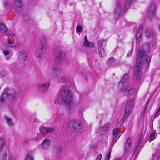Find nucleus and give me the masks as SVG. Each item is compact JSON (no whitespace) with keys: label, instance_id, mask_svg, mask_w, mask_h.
I'll return each instance as SVG.
<instances>
[{"label":"nucleus","instance_id":"obj_4","mask_svg":"<svg viewBox=\"0 0 160 160\" xmlns=\"http://www.w3.org/2000/svg\"><path fill=\"white\" fill-rule=\"evenodd\" d=\"M128 82V76L127 74L124 75L122 79L119 82V86H124L123 88L122 92L124 96H128L131 94V92H134V89H130V88L127 85Z\"/></svg>","mask_w":160,"mask_h":160},{"label":"nucleus","instance_id":"obj_23","mask_svg":"<svg viewBox=\"0 0 160 160\" xmlns=\"http://www.w3.org/2000/svg\"><path fill=\"white\" fill-rule=\"evenodd\" d=\"M145 36L148 38H151L154 37V34L152 31L147 30L145 32Z\"/></svg>","mask_w":160,"mask_h":160},{"label":"nucleus","instance_id":"obj_2","mask_svg":"<svg viewBox=\"0 0 160 160\" xmlns=\"http://www.w3.org/2000/svg\"><path fill=\"white\" fill-rule=\"evenodd\" d=\"M130 0H118L116 2L113 10L114 17L118 19L120 16L124 13L125 11L129 7Z\"/></svg>","mask_w":160,"mask_h":160},{"label":"nucleus","instance_id":"obj_36","mask_svg":"<svg viewBox=\"0 0 160 160\" xmlns=\"http://www.w3.org/2000/svg\"><path fill=\"white\" fill-rule=\"evenodd\" d=\"M160 111V106L159 108L158 109L157 112H156V115L155 116V117L158 116L159 115L160 113H159V112Z\"/></svg>","mask_w":160,"mask_h":160},{"label":"nucleus","instance_id":"obj_13","mask_svg":"<svg viewBox=\"0 0 160 160\" xmlns=\"http://www.w3.org/2000/svg\"><path fill=\"white\" fill-rule=\"evenodd\" d=\"M110 124L108 123H106L104 125L101 126L99 129L100 133L102 135L105 134Z\"/></svg>","mask_w":160,"mask_h":160},{"label":"nucleus","instance_id":"obj_46","mask_svg":"<svg viewBox=\"0 0 160 160\" xmlns=\"http://www.w3.org/2000/svg\"><path fill=\"white\" fill-rule=\"evenodd\" d=\"M130 0V2H131V1H132V0Z\"/></svg>","mask_w":160,"mask_h":160},{"label":"nucleus","instance_id":"obj_31","mask_svg":"<svg viewBox=\"0 0 160 160\" xmlns=\"http://www.w3.org/2000/svg\"><path fill=\"white\" fill-rule=\"evenodd\" d=\"M76 31L77 32H80L82 30V27L80 26H78L76 28Z\"/></svg>","mask_w":160,"mask_h":160},{"label":"nucleus","instance_id":"obj_11","mask_svg":"<svg viewBox=\"0 0 160 160\" xmlns=\"http://www.w3.org/2000/svg\"><path fill=\"white\" fill-rule=\"evenodd\" d=\"M19 61L22 66L26 65L28 63L26 54L25 52H21L20 53Z\"/></svg>","mask_w":160,"mask_h":160},{"label":"nucleus","instance_id":"obj_3","mask_svg":"<svg viewBox=\"0 0 160 160\" xmlns=\"http://www.w3.org/2000/svg\"><path fill=\"white\" fill-rule=\"evenodd\" d=\"M61 98L57 97L54 101L55 104H58L61 100L65 104L70 103L72 100V94L70 91L69 88L67 87H62L60 91Z\"/></svg>","mask_w":160,"mask_h":160},{"label":"nucleus","instance_id":"obj_45","mask_svg":"<svg viewBox=\"0 0 160 160\" xmlns=\"http://www.w3.org/2000/svg\"><path fill=\"white\" fill-rule=\"evenodd\" d=\"M159 29L160 30V26H159Z\"/></svg>","mask_w":160,"mask_h":160},{"label":"nucleus","instance_id":"obj_6","mask_svg":"<svg viewBox=\"0 0 160 160\" xmlns=\"http://www.w3.org/2000/svg\"><path fill=\"white\" fill-rule=\"evenodd\" d=\"M134 101L133 100H128L124 108V116L125 118L128 117L133 110L134 105Z\"/></svg>","mask_w":160,"mask_h":160},{"label":"nucleus","instance_id":"obj_33","mask_svg":"<svg viewBox=\"0 0 160 160\" xmlns=\"http://www.w3.org/2000/svg\"><path fill=\"white\" fill-rule=\"evenodd\" d=\"M6 154L5 153H4L3 154L1 160H6Z\"/></svg>","mask_w":160,"mask_h":160},{"label":"nucleus","instance_id":"obj_27","mask_svg":"<svg viewBox=\"0 0 160 160\" xmlns=\"http://www.w3.org/2000/svg\"><path fill=\"white\" fill-rule=\"evenodd\" d=\"M26 160H34V158L32 155L28 154L27 156Z\"/></svg>","mask_w":160,"mask_h":160},{"label":"nucleus","instance_id":"obj_16","mask_svg":"<svg viewBox=\"0 0 160 160\" xmlns=\"http://www.w3.org/2000/svg\"><path fill=\"white\" fill-rule=\"evenodd\" d=\"M156 5L154 3H152L149 6L148 14L149 16H152L156 12Z\"/></svg>","mask_w":160,"mask_h":160},{"label":"nucleus","instance_id":"obj_44","mask_svg":"<svg viewBox=\"0 0 160 160\" xmlns=\"http://www.w3.org/2000/svg\"><path fill=\"white\" fill-rule=\"evenodd\" d=\"M114 160H119V159H115Z\"/></svg>","mask_w":160,"mask_h":160},{"label":"nucleus","instance_id":"obj_12","mask_svg":"<svg viewBox=\"0 0 160 160\" xmlns=\"http://www.w3.org/2000/svg\"><path fill=\"white\" fill-rule=\"evenodd\" d=\"M49 86V82H46L39 83L38 85V88L40 91H45L47 90Z\"/></svg>","mask_w":160,"mask_h":160},{"label":"nucleus","instance_id":"obj_7","mask_svg":"<svg viewBox=\"0 0 160 160\" xmlns=\"http://www.w3.org/2000/svg\"><path fill=\"white\" fill-rule=\"evenodd\" d=\"M106 42L104 40H100L98 43V48L99 52V55L101 57L106 56V53L104 50Z\"/></svg>","mask_w":160,"mask_h":160},{"label":"nucleus","instance_id":"obj_29","mask_svg":"<svg viewBox=\"0 0 160 160\" xmlns=\"http://www.w3.org/2000/svg\"><path fill=\"white\" fill-rule=\"evenodd\" d=\"M62 147L61 146H59L57 149V154H60L62 151Z\"/></svg>","mask_w":160,"mask_h":160},{"label":"nucleus","instance_id":"obj_18","mask_svg":"<svg viewBox=\"0 0 160 160\" xmlns=\"http://www.w3.org/2000/svg\"><path fill=\"white\" fill-rule=\"evenodd\" d=\"M142 30V26H140L138 30L136 36V41L137 42H139L141 40V32Z\"/></svg>","mask_w":160,"mask_h":160},{"label":"nucleus","instance_id":"obj_42","mask_svg":"<svg viewBox=\"0 0 160 160\" xmlns=\"http://www.w3.org/2000/svg\"><path fill=\"white\" fill-rule=\"evenodd\" d=\"M61 55H60L59 56H58V58H61L62 56V53H61Z\"/></svg>","mask_w":160,"mask_h":160},{"label":"nucleus","instance_id":"obj_14","mask_svg":"<svg viewBox=\"0 0 160 160\" xmlns=\"http://www.w3.org/2000/svg\"><path fill=\"white\" fill-rule=\"evenodd\" d=\"M51 143V141L48 139H46L43 140L41 144L42 148L47 149L50 147Z\"/></svg>","mask_w":160,"mask_h":160},{"label":"nucleus","instance_id":"obj_9","mask_svg":"<svg viewBox=\"0 0 160 160\" xmlns=\"http://www.w3.org/2000/svg\"><path fill=\"white\" fill-rule=\"evenodd\" d=\"M46 50V44L41 45L37 49L35 54L36 57L38 58H40L42 56V55Z\"/></svg>","mask_w":160,"mask_h":160},{"label":"nucleus","instance_id":"obj_20","mask_svg":"<svg viewBox=\"0 0 160 160\" xmlns=\"http://www.w3.org/2000/svg\"><path fill=\"white\" fill-rule=\"evenodd\" d=\"M132 142V141L130 139H128L125 142V153L126 154L128 153L129 149Z\"/></svg>","mask_w":160,"mask_h":160},{"label":"nucleus","instance_id":"obj_8","mask_svg":"<svg viewBox=\"0 0 160 160\" xmlns=\"http://www.w3.org/2000/svg\"><path fill=\"white\" fill-rule=\"evenodd\" d=\"M15 93L14 92H8V93H4L1 96L0 102H3L8 98L10 100H12L15 97Z\"/></svg>","mask_w":160,"mask_h":160},{"label":"nucleus","instance_id":"obj_25","mask_svg":"<svg viewBox=\"0 0 160 160\" xmlns=\"http://www.w3.org/2000/svg\"><path fill=\"white\" fill-rule=\"evenodd\" d=\"M6 28L5 25L2 23L0 24V31L1 33H5Z\"/></svg>","mask_w":160,"mask_h":160},{"label":"nucleus","instance_id":"obj_21","mask_svg":"<svg viewBox=\"0 0 160 160\" xmlns=\"http://www.w3.org/2000/svg\"><path fill=\"white\" fill-rule=\"evenodd\" d=\"M116 60L112 57H111L107 62L109 66H113L116 64Z\"/></svg>","mask_w":160,"mask_h":160},{"label":"nucleus","instance_id":"obj_28","mask_svg":"<svg viewBox=\"0 0 160 160\" xmlns=\"http://www.w3.org/2000/svg\"><path fill=\"white\" fill-rule=\"evenodd\" d=\"M111 152L110 151L106 155L105 158L107 160H109L111 156Z\"/></svg>","mask_w":160,"mask_h":160},{"label":"nucleus","instance_id":"obj_41","mask_svg":"<svg viewBox=\"0 0 160 160\" xmlns=\"http://www.w3.org/2000/svg\"><path fill=\"white\" fill-rule=\"evenodd\" d=\"M5 40V41H4V42L5 43H9V42H8L9 41V40H8V39H7V40Z\"/></svg>","mask_w":160,"mask_h":160},{"label":"nucleus","instance_id":"obj_37","mask_svg":"<svg viewBox=\"0 0 160 160\" xmlns=\"http://www.w3.org/2000/svg\"><path fill=\"white\" fill-rule=\"evenodd\" d=\"M160 111V106L159 108L158 109L157 112H156V115L155 116V117L158 116L159 115L160 113H159V112Z\"/></svg>","mask_w":160,"mask_h":160},{"label":"nucleus","instance_id":"obj_10","mask_svg":"<svg viewBox=\"0 0 160 160\" xmlns=\"http://www.w3.org/2000/svg\"><path fill=\"white\" fill-rule=\"evenodd\" d=\"M122 133L120 131L119 129L116 128L114 129L112 132L113 136V143L115 144L119 138Z\"/></svg>","mask_w":160,"mask_h":160},{"label":"nucleus","instance_id":"obj_30","mask_svg":"<svg viewBox=\"0 0 160 160\" xmlns=\"http://www.w3.org/2000/svg\"><path fill=\"white\" fill-rule=\"evenodd\" d=\"M58 81L61 82H65L66 80L64 78H59L58 79Z\"/></svg>","mask_w":160,"mask_h":160},{"label":"nucleus","instance_id":"obj_24","mask_svg":"<svg viewBox=\"0 0 160 160\" xmlns=\"http://www.w3.org/2000/svg\"><path fill=\"white\" fill-rule=\"evenodd\" d=\"M7 122L10 125H13L14 124V123L13 122L12 119L8 117H5Z\"/></svg>","mask_w":160,"mask_h":160},{"label":"nucleus","instance_id":"obj_26","mask_svg":"<svg viewBox=\"0 0 160 160\" xmlns=\"http://www.w3.org/2000/svg\"><path fill=\"white\" fill-rule=\"evenodd\" d=\"M143 138V136H141L138 140L137 143V147L138 148L139 147L140 145L141 144Z\"/></svg>","mask_w":160,"mask_h":160},{"label":"nucleus","instance_id":"obj_39","mask_svg":"<svg viewBox=\"0 0 160 160\" xmlns=\"http://www.w3.org/2000/svg\"><path fill=\"white\" fill-rule=\"evenodd\" d=\"M132 49L130 50L127 54V56L128 57L132 53Z\"/></svg>","mask_w":160,"mask_h":160},{"label":"nucleus","instance_id":"obj_35","mask_svg":"<svg viewBox=\"0 0 160 160\" xmlns=\"http://www.w3.org/2000/svg\"><path fill=\"white\" fill-rule=\"evenodd\" d=\"M102 155L101 154L99 155L96 158V160H101Z\"/></svg>","mask_w":160,"mask_h":160},{"label":"nucleus","instance_id":"obj_32","mask_svg":"<svg viewBox=\"0 0 160 160\" xmlns=\"http://www.w3.org/2000/svg\"><path fill=\"white\" fill-rule=\"evenodd\" d=\"M152 160H158V158L157 157V155L156 154H155V155H154L153 156Z\"/></svg>","mask_w":160,"mask_h":160},{"label":"nucleus","instance_id":"obj_22","mask_svg":"<svg viewBox=\"0 0 160 160\" xmlns=\"http://www.w3.org/2000/svg\"><path fill=\"white\" fill-rule=\"evenodd\" d=\"M14 7L16 9H18L22 7V0H14Z\"/></svg>","mask_w":160,"mask_h":160},{"label":"nucleus","instance_id":"obj_1","mask_svg":"<svg viewBox=\"0 0 160 160\" xmlns=\"http://www.w3.org/2000/svg\"><path fill=\"white\" fill-rule=\"evenodd\" d=\"M151 61L150 56L145 54L143 51H140L138 54L136 65L134 69V75L137 79L141 75L142 69L141 65L143 63L148 64Z\"/></svg>","mask_w":160,"mask_h":160},{"label":"nucleus","instance_id":"obj_38","mask_svg":"<svg viewBox=\"0 0 160 160\" xmlns=\"http://www.w3.org/2000/svg\"><path fill=\"white\" fill-rule=\"evenodd\" d=\"M3 53L4 55L7 56L9 54V52L7 50H5L3 52Z\"/></svg>","mask_w":160,"mask_h":160},{"label":"nucleus","instance_id":"obj_43","mask_svg":"<svg viewBox=\"0 0 160 160\" xmlns=\"http://www.w3.org/2000/svg\"><path fill=\"white\" fill-rule=\"evenodd\" d=\"M9 58H8V57H7V58H6V59H7V60H9Z\"/></svg>","mask_w":160,"mask_h":160},{"label":"nucleus","instance_id":"obj_5","mask_svg":"<svg viewBox=\"0 0 160 160\" xmlns=\"http://www.w3.org/2000/svg\"><path fill=\"white\" fill-rule=\"evenodd\" d=\"M82 122L76 119H73L70 121L68 124V127L72 128L74 130L80 132L81 128Z\"/></svg>","mask_w":160,"mask_h":160},{"label":"nucleus","instance_id":"obj_34","mask_svg":"<svg viewBox=\"0 0 160 160\" xmlns=\"http://www.w3.org/2000/svg\"><path fill=\"white\" fill-rule=\"evenodd\" d=\"M155 134L154 133H152L151 134V136L150 137V139L151 141H152L153 140L155 139Z\"/></svg>","mask_w":160,"mask_h":160},{"label":"nucleus","instance_id":"obj_19","mask_svg":"<svg viewBox=\"0 0 160 160\" xmlns=\"http://www.w3.org/2000/svg\"><path fill=\"white\" fill-rule=\"evenodd\" d=\"M60 72V70L59 69L55 68L52 69L50 73L52 77L55 78L59 75Z\"/></svg>","mask_w":160,"mask_h":160},{"label":"nucleus","instance_id":"obj_15","mask_svg":"<svg viewBox=\"0 0 160 160\" xmlns=\"http://www.w3.org/2000/svg\"><path fill=\"white\" fill-rule=\"evenodd\" d=\"M54 129L50 127H43L41 129V133L42 135H45L48 133H50L53 132Z\"/></svg>","mask_w":160,"mask_h":160},{"label":"nucleus","instance_id":"obj_40","mask_svg":"<svg viewBox=\"0 0 160 160\" xmlns=\"http://www.w3.org/2000/svg\"><path fill=\"white\" fill-rule=\"evenodd\" d=\"M148 106V104H147L146 105V106L144 108V112H145V110L147 109V108Z\"/></svg>","mask_w":160,"mask_h":160},{"label":"nucleus","instance_id":"obj_17","mask_svg":"<svg viewBox=\"0 0 160 160\" xmlns=\"http://www.w3.org/2000/svg\"><path fill=\"white\" fill-rule=\"evenodd\" d=\"M83 45L84 47H85L90 48H92L93 46V44L92 42H90L88 40L86 36H85L84 37V41Z\"/></svg>","mask_w":160,"mask_h":160}]
</instances>
